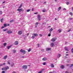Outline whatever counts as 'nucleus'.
<instances>
[{
  "instance_id": "obj_1",
  "label": "nucleus",
  "mask_w": 73,
  "mask_h": 73,
  "mask_svg": "<svg viewBox=\"0 0 73 73\" xmlns=\"http://www.w3.org/2000/svg\"><path fill=\"white\" fill-rule=\"evenodd\" d=\"M9 69V67L7 66H6L5 68H2V70H7V69Z\"/></svg>"
},
{
  "instance_id": "obj_2",
  "label": "nucleus",
  "mask_w": 73,
  "mask_h": 73,
  "mask_svg": "<svg viewBox=\"0 0 73 73\" xmlns=\"http://www.w3.org/2000/svg\"><path fill=\"white\" fill-rule=\"evenodd\" d=\"M22 68L24 69H27V66L24 65L22 66Z\"/></svg>"
},
{
  "instance_id": "obj_3",
  "label": "nucleus",
  "mask_w": 73,
  "mask_h": 73,
  "mask_svg": "<svg viewBox=\"0 0 73 73\" xmlns=\"http://www.w3.org/2000/svg\"><path fill=\"white\" fill-rule=\"evenodd\" d=\"M20 51L21 53H23V54H25V50H23L22 49H21L20 50Z\"/></svg>"
},
{
  "instance_id": "obj_4",
  "label": "nucleus",
  "mask_w": 73,
  "mask_h": 73,
  "mask_svg": "<svg viewBox=\"0 0 73 73\" xmlns=\"http://www.w3.org/2000/svg\"><path fill=\"white\" fill-rule=\"evenodd\" d=\"M65 49L67 51H68V50H69V48H68V47H65Z\"/></svg>"
},
{
  "instance_id": "obj_5",
  "label": "nucleus",
  "mask_w": 73,
  "mask_h": 73,
  "mask_svg": "<svg viewBox=\"0 0 73 73\" xmlns=\"http://www.w3.org/2000/svg\"><path fill=\"white\" fill-rule=\"evenodd\" d=\"M17 11H19V12H21L22 11H23V9H19L17 10Z\"/></svg>"
},
{
  "instance_id": "obj_6",
  "label": "nucleus",
  "mask_w": 73,
  "mask_h": 73,
  "mask_svg": "<svg viewBox=\"0 0 73 73\" xmlns=\"http://www.w3.org/2000/svg\"><path fill=\"white\" fill-rule=\"evenodd\" d=\"M51 40L52 42H54V41H56V38H52Z\"/></svg>"
},
{
  "instance_id": "obj_7",
  "label": "nucleus",
  "mask_w": 73,
  "mask_h": 73,
  "mask_svg": "<svg viewBox=\"0 0 73 73\" xmlns=\"http://www.w3.org/2000/svg\"><path fill=\"white\" fill-rule=\"evenodd\" d=\"M7 33L9 34V33H12V31H11L10 30H9V31H7Z\"/></svg>"
},
{
  "instance_id": "obj_8",
  "label": "nucleus",
  "mask_w": 73,
  "mask_h": 73,
  "mask_svg": "<svg viewBox=\"0 0 73 73\" xmlns=\"http://www.w3.org/2000/svg\"><path fill=\"white\" fill-rule=\"evenodd\" d=\"M40 17L41 16L39 15H38V19L39 21H40Z\"/></svg>"
},
{
  "instance_id": "obj_9",
  "label": "nucleus",
  "mask_w": 73,
  "mask_h": 73,
  "mask_svg": "<svg viewBox=\"0 0 73 73\" xmlns=\"http://www.w3.org/2000/svg\"><path fill=\"white\" fill-rule=\"evenodd\" d=\"M50 66L51 68H54V64L53 63L51 64Z\"/></svg>"
},
{
  "instance_id": "obj_10",
  "label": "nucleus",
  "mask_w": 73,
  "mask_h": 73,
  "mask_svg": "<svg viewBox=\"0 0 73 73\" xmlns=\"http://www.w3.org/2000/svg\"><path fill=\"white\" fill-rule=\"evenodd\" d=\"M53 30V29H52V28H51L49 30V31L50 32V33H52V31Z\"/></svg>"
},
{
  "instance_id": "obj_11",
  "label": "nucleus",
  "mask_w": 73,
  "mask_h": 73,
  "mask_svg": "<svg viewBox=\"0 0 73 73\" xmlns=\"http://www.w3.org/2000/svg\"><path fill=\"white\" fill-rule=\"evenodd\" d=\"M18 34L19 35H21L22 34V32L21 31H19L18 32Z\"/></svg>"
},
{
  "instance_id": "obj_12",
  "label": "nucleus",
  "mask_w": 73,
  "mask_h": 73,
  "mask_svg": "<svg viewBox=\"0 0 73 73\" xmlns=\"http://www.w3.org/2000/svg\"><path fill=\"white\" fill-rule=\"evenodd\" d=\"M46 50H47V51H48L49 50H51V48H46Z\"/></svg>"
},
{
  "instance_id": "obj_13",
  "label": "nucleus",
  "mask_w": 73,
  "mask_h": 73,
  "mask_svg": "<svg viewBox=\"0 0 73 73\" xmlns=\"http://www.w3.org/2000/svg\"><path fill=\"white\" fill-rule=\"evenodd\" d=\"M15 45H18V44H19V43H18V41H15Z\"/></svg>"
},
{
  "instance_id": "obj_14",
  "label": "nucleus",
  "mask_w": 73,
  "mask_h": 73,
  "mask_svg": "<svg viewBox=\"0 0 73 73\" xmlns=\"http://www.w3.org/2000/svg\"><path fill=\"white\" fill-rule=\"evenodd\" d=\"M57 58H60V57H61V54H58V55L57 56Z\"/></svg>"
},
{
  "instance_id": "obj_15",
  "label": "nucleus",
  "mask_w": 73,
  "mask_h": 73,
  "mask_svg": "<svg viewBox=\"0 0 73 73\" xmlns=\"http://www.w3.org/2000/svg\"><path fill=\"white\" fill-rule=\"evenodd\" d=\"M46 60H47V58H43L42 59V60H43V61H46Z\"/></svg>"
},
{
  "instance_id": "obj_16",
  "label": "nucleus",
  "mask_w": 73,
  "mask_h": 73,
  "mask_svg": "<svg viewBox=\"0 0 73 73\" xmlns=\"http://www.w3.org/2000/svg\"><path fill=\"white\" fill-rule=\"evenodd\" d=\"M33 35L35 36H38V35L37 34H33Z\"/></svg>"
},
{
  "instance_id": "obj_17",
  "label": "nucleus",
  "mask_w": 73,
  "mask_h": 73,
  "mask_svg": "<svg viewBox=\"0 0 73 73\" xmlns=\"http://www.w3.org/2000/svg\"><path fill=\"white\" fill-rule=\"evenodd\" d=\"M64 66L63 65H62L60 67V68H61V69H64Z\"/></svg>"
},
{
  "instance_id": "obj_18",
  "label": "nucleus",
  "mask_w": 73,
  "mask_h": 73,
  "mask_svg": "<svg viewBox=\"0 0 73 73\" xmlns=\"http://www.w3.org/2000/svg\"><path fill=\"white\" fill-rule=\"evenodd\" d=\"M38 23L37 22L36 23L35 26V27H37V25H38Z\"/></svg>"
},
{
  "instance_id": "obj_19",
  "label": "nucleus",
  "mask_w": 73,
  "mask_h": 73,
  "mask_svg": "<svg viewBox=\"0 0 73 73\" xmlns=\"http://www.w3.org/2000/svg\"><path fill=\"white\" fill-rule=\"evenodd\" d=\"M53 45H54V44H53V42H52L51 43V46L52 47L53 46Z\"/></svg>"
},
{
  "instance_id": "obj_20",
  "label": "nucleus",
  "mask_w": 73,
  "mask_h": 73,
  "mask_svg": "<svg viewBox=\"0 0 73 73\" xmlns=\"http://www.w3.org/2000/svg\"><path fill=\"white\" fill-rule=\"evenodd\" d=\"M13 53H16V50H13Z\"/></svg>"
},
{
  "instance_id": "obj_21",
  "label": "nucleus",
  "mask_w": 73,
  "mask_h": 73,
  "mask_svg": "<svg viewBox=\"0 0 73 73\" xmlns=\"http://www.w3.org/2000/svg\"><path fill=\"white\" fill-rule=\"evenodd\" d=\"M7 56L6 55L3 58L4 59V60H5V59L7 58Z\"/></svg>"
},
{
  "instance_id": "obj_22",
  "label": "nucleus",
  "mask_w": 73,
  "mask_h": 73,
  "mask_svg": "<svg viewBox=\"0 0 73 73\" xmlns=\"http://www.w3.org/2000/svg\"><path fill=\"white\" fill-rule=\"evenodd\" d=\"M58 32H59V33H61V30L59 29L58 30Z\"/></svg>"
},
{
  "instance_id": "obj_23",
  "label": "nucleus",
  "mask_w": 73,
  "mask_h": 73,
  "mask_svg": "<svg viewBox=\"0 0 73 73\" xmlns=\"http://www.w3.org/2000/svg\"><path fill=\"white\" fill-rule=\"evenodd\" d=\"M3 21H4V19H3V18L1 20V23H3Z\"/></svg>"
},
{
  "instance_id": "obj_24",
  "label": "nucleus",
  "mask_w": 73,
  "mask_h": 73,
  "mask_svg": "<svg viewBox=\"0 0 73 73\" xmlns=\"http://www.w3.org/2000/svg\"><path fill=\"white\" fill-rule=\"evenodd\" d=\"M30 11H31V9H28V10H27V12H29Z\"/></svg>"
},
{
  "instance_id": "obj_25",
  "label": "nucleus",
  "mask_w": 73,
  "mask_h": 73,
  "mask_svg": "<svg viewBox=\"0 0 73 73\" xmlns=\"http://www.w3.org/2000/svg\"><path fill=\"white\" fill-rule=\"evenodd\" d=\"M28 51L29 52H31V48H29V50H28Z\"/></svg>"
},
{
  "instance_id": "obj_26",
  "label": "nucleus",
  "mask_w": 73,
  "mask_h": 73,
  "mask_svg": "<svg viewBox=\"0 0 73 73\" xmlns=\"http://www.w3.org/2000/svg\"><path fill=\"white\" fill-rule=\"evenodd\" d=\"M73 66V64H71L70 66H69V67H72Z\"/></svg>"
},
{
  "instance_id": "obj_27",
  "label": "nucleus",
  "mask_w": 73,
  "mask_h": 73,
  "mask_svg": "<svg viewBox=\"0 0 73 73\" xmlns=\"http://www.w3.org/2000/svg\"><path fill=\"white\" fill-rule=\"evenodd\" d=\"M11 46H8L7 47V49H9V48H11Z\"/></svg>"
},
{
  "instance_id": "obj_28",
  "label": "nucleus",
  "mask_w": 73,
  "mask_h": 73,
  "mask_svg": "<svg viewBox=\"0 0 73 73\" xmlns=\"http://www.w3.org/2000/svg\"><path fill=\"white\" fill-rule=\"evenodd\" d=\"M61 9V8L60 7H59L58 8V11H59Z\"/></svg>"
},
{
  "instance_id": "obj_29",
  "label": "nucleus",
  "mask_w": 73,
  "mask_h": 73,
  "mask_svg": "<svg viewBox=\"0 0 73 73\" xmlns=\"http://www.w3.org/2000/svg\"><path fill=\"white\" fill-rule=\"evenodd\" d=\"M46 62H44L42 64L43 65H46Z\"/></svg>"
},
{
  "instance_id": "obj_30",
  "label": "nucleus",
  "mask_w": 73,
  "mask_h": 73,
  "mask_svg": "<svg viewBox=\"0 0 73 73\" xmlns=\"http://www.w3.org/2000/svg\"><path fill=\"white\" fill-rule=\"evenodd\" d=\"M43 12H46V10L44 9L42 10Z\"/></svg>"
},
{
  "instance_id": "obj_31",
  "label": "nucleus",
  "mask_w": 73,
  "mask_h": 73,
  "mask_svg": "<svg viewBox=\"0 0 73 73\" xmlns=\"http://www.w3.org/2000/svg\"><path fill=\"white\" fill-rule=\"evenodd\" d=\"M22 6H23V4H21L19 6V8H21V7H22Z\"/></svg>"
},
{
  "instance_id": "obj_32",
  "label": "nucleus",
  "mask_w": 73,
  "mask_h": 73,
  "mask_svg": "<svg viewBox=\"0 0 73 73\" xmlns=\"http://www.w3.org/2000/svg\"><path fill=\"white\" fill-rule=\"evenodd\" d=\"M7 44V43H4L3 44V45H4V46H6V44Z\"/></svg>"
},
{
  "instance_id": "obj_33",
  "label": "nucleus",
  "mask_w": 73,
  "mask_h": 73,
  "mask_svg": "<svg viewBox=\"0 0 73 73\" xmlns=\"http://www.w3.org/2000/svg\"><path fill=\"white\" fill-rule=\"evenodd\" d=\"M13 20H11L10 21V23H12V22H13Z\"/></svg>"
},
{
  "instance_id": "obj_34",
  "label": "nucleus",
  "mask_w": 73,
  "mask_h": 73,
  "mask_svg": "<svg viewBox=\"0 0 73 73\" xmlns=\"http://www.w3.org/2000/svg\"><path fill=\"white\" fill-rule=\"evenodd\" d=\"M7 29H5L3 30V31H4V32H5V31H7Z\"/></svg>"
},
{
  "instance_id": "obj_35",
  "label": "nucleus",
  "mask_w": 73,
  "mask_h": 73,
  "mask_svg": "<svg viewBox=\"0 0 73 73\" xmlns=\"http://www.w3.org/2000/svg\"><path fill=\"white\" fill-rule=\"evenodd\" d=\"M3 25H4V27H7V24H4Z\"/></svg>"
},
{
  "instance_id": "obj_36",
  "label": "nucleus",
  "mask_w": 73,
  "mask_h": 73,
  "mask_svg": "<svg viewBox=\"0 0 73 73\" xmlns=\"http://www.w3.org/2000/svg\"><path fill=\"white\" fill-rule=\"evenodd\" d=\"M14 66V63H13L11 65V66L12 67Z\"/></svg>"
},
{
  "instance_id": "obj_37",
  "label": "nucleus",
  "mask_w": 73,
  "mask_h": 73,
  "mask_svg": "<svg viewBox=\"0 0 73 73\" xmlns=\"http://www.w3.org/2000/svg\"><path fill=\"white\" fill-rule=\"evenodd\" d=\"M2 12L1 11H0V15H2Z\"/></svg>"
},
{
  "instance_id": "obj_38",
  "label": "nucleus",
  "mask_w": 73,
  "mask_h": 73,
  "mask_svg": "<svg viewBox=\"0 0 73 73\" xmlns=\"http://www.w3.org/2000/svg\"><path fill=\"white\" fill-rule=\"evenodd\" d=\"M72 19L73 18H69V19H68V20H72Z\"/></svg>"
},
{
  "instance_id": "obj_39",
  "label": "nucleus",
  "mask_w": 73,
  "mask_h": 73,
  "mask_svg": "<svg viewBox=\"0 0 73 73\" xmlns=\"http://www.w3.org/2000/svg\"><path fill=\"white\" fill-rule=\"evenodd\" d=\"M32 38L33 39L35 38V36H32Z\"/></svg>"
},
{
  "instance_id": "obj_40",
  "label": "nucleus",
  "mask_w": 73,
  "mask_h": 73,
  "mask_svg": "<svg viewBox=\"0 0 73 73\" xmlns=\"http://www.w3.org/2000/svg\"><path fill=\"white\" fill-rule=\"evenodd\" d=\"M50 35H51L50 33H49V34H48V36H49H49H50Z\"/></svg>"
},
{
  "instance_id": "obj_41",
  "label": "nucleus",
  "mask_w": 73,
  "mask_h": 73,
  "mask_svg": "<svg viewBox=\"0 0 73 73\" xmlns=\"http://www.w3.org/2000/svg\"><path fill=\"white\" fill-rule=\"evenodd\" d=\"M3 64H0V66H3Z\"/></svg>"
},
{
  "instance_id": "obj_42",
  "label": "nucleus",
  "mask_w": 73,
  "mask_h": 73,
  "mask_svg": "<svg viewBox=\"0 0 73 73\" xmlns=\"http://www.w3.org/2000/svg\"><path fill=\"white\" fill-rule=\"evenodd\" d=\"M69 14H70V15H72V13L70 12L69 13Z\"/></svg>"
},
{
  "instance_id": "obj_43",
  "label": "nucleus",
  "mask_w": 73,
  "mask_h": 73,
  "mask_svg": "<svg viewBox=\"0 0 73 73\" xmlns=\"http://www.w3.org/2000/svg\"><path fill=\"white\" fill-rule=\"evenodd\" d=\"M71 52L72 53H73V48H72V49Z\"/></svg>"
},
{
  "instance_id": "obj_44",
  "label": "nucleus",
  "mask_w": 73,
  "mask_h": 73,
  "mask_svg": "<svg viewBox=\"0 0 73 73\" xmlns=\"http://www.w3.org/2000/svg\"><path fill=\"white\" fill-rule=\"evenodd\" d=\"M39 46H40V44H38V45H37L38 48Z\"/></svg>"
},
{
  "instance_id": "obj_45",
  "label": "nucleus",
  "mask_w": 73,
  "mask_h": 73,
  "mask_svg": "<svg viewBox=\"0 0 73 73\" xmlns=\"http://www.w3.org/2000/svg\"><path fill=\"white\" fill-rule=\"evenodd\" d=\"M42 72V71H40L39 72H38V73H41Z\"/></svg>"
},
{
  "instance_id": "obj_46",
  "label": "nucleus",
  "mask_w": 73,
  "mask_h": 73,
  "mask_svg": "<svg viewBox=\"0 0 73 73\" xmlns=\"http://www.w3.org/2000/svg\"><path fill=\"white\" fill-rule=\"evenodd\" d=\"M69 2H67L66 3V4L67 5H69Z\"/></svg>"
},
{
  "instance_id": "obj_47",
  "label": "nucleus",
  "mask_w": 73,
  "mask_h": 73,
  "mask_svg": "<svg viewBox=\"0 0 73 73\" xmlns=\"http://www.w3.org/2000/svg\"><path fill=\"white\" fill-rule=\"evenodd\" d=\"M5 71H3L2 72V73H5Z\"/></svg>"
},
{
  "instance_id": "obj_48",
  "label": "nucleus",
  "mask_w": 73,
  "mask_h": 73,
  "mask_svg": "<svg viewBox=\"0 0 73 73\" xmlns=\"http://www.w3.org/2000/svg\"><path fill=\"white\" fill-rule=\"evenodd\" d=\"M39 35L40 36V37H42V35H41V34H39Z\"/></svg>"
},
{
  "instance_id": "obj_49",
  "label": "nucleus",
  "mask_w": 73,
  "mask_h": 73,
  "mask_svg": "<svg viewBox=\"0 0 73 73\" xmlns=\"http://www.w3.org/2000/svg\"><path fill=\"white\" fill-rule=\"evenodd\" d=\"M33 10H34V8H33L32 9V10H31V11H33Z\"/></svg>"
},
{
  "instance_id": "obj_50",
  "label": "nucleus",
  "mask_w": 73,
  "mask_h": 73,
  "mask_svg": "<svg viewBox=\"0 0 73 73\" xmlns=\"http://www.w3.org/2000/svg\"><path fill=\"white\" fill-rule=\"evenodd\" d=\"M1 28H2V29H3V28H4V26H2V27H1Z\"/></svg>"
},
{
  "instance_id": "obj_51",
  "label": "nucleus",
  "mask_w": 73,
  "mask_h": 73,
  "mask_svg": "<svg viewBox=\"0 0 73 73\" xmlns=\"http://www.w3.org/2000/svg\"><path fill=\"white\" fill-rule=\"evenodd\" d=\"M41 50L42 52H44V50L43 49H42Z\"/></svg>"
},
{
  "instance_id": "obj_52",
  "label": "nucleus",
  "mask_w": 73,
  "mask_h": 73,
  "mask_svg": "<svg viewBox=\"0 0 73 73\" xmlns=\"http://www.w3.org/2000/svg\"><path fill=\"white\" fill-rule=\"evenodd\" d=\"M70 31H71V30L70 29L68 31V32H70Z\"/></svg>"
},
{
  "instance_id": "obj_53",
  "label": "nucleus",
  "mask_w": 73,
  "mask_h": 73,
  "mask_svg": "<svg viewBox=\"0 0 73 73\" xmlns=\"http://www.w3.org/2000/svg\"><path fill=\"white\" fill-rule=\"evenodd\" d=\"M8 64H9V65H10L11 64V63H10V62H8Z\"/></svg>"
},
{
  "instance_id": "obj_54",
  "label": "nucleus",
  "mask_w": 73,
  "mask_h": 73,
  "mask_svg": "<svg viewBox=\"0 0 73 73\" xmlns=\"http://www.w3.org/2000/svg\"><path fill=\"white\" fill-rule=\"evenodd\" d=\"M3 64V65H5V63H4Z\"/></svg>"
},
{
  "instance_id": "obj_55",
  "label": "nucleus",
  "mask_w": 73,
  "mask_h": 73,
  "mask_svg": "<svg viewBox=\"0 0 73 73\" xmlns=\"http://www.w3.org/2000/svg\"><path fill=\"white\" fill-rule=\"evenodd\" d=\"M63 10H64V11H65V10H66V9L65 8H64Z\"/></svg>"
},
{
  "instance_id": "obj_56",
  "label": "nucleus",
  "mask_w": 73,
  "mask_h": 73,
  "mask_svg": "<svg viewBox=\"0 0 73 73\" xmlns=\"http://www.w3.org/2000/svg\"><path fill=\"white\" fill-rule=\"evenodd\" d=\"M65 73H69V72L67 71H66L65 72Z\"/></svg>"
},
{
  "instance_id": "obj_57",
  "label": "nucleus",
  "mask_w": 73,
  "mask_h": 73,
  "mask_svg": "<svg viewBox=\"0 0 73 73\" xmlns=\"http://www.w3.org/2000/svg\"><path fill=\"white\" fill-rule=\"evenodd\" d=\"M5 3V1H3V4H4V3Z\"/></svg>"
},
{
  "instance_id": "obj_58",
  "label": "nucleus",
  "mask_w": 73,
  "mask_h": 73,
  "mask_svg": "<svg viewBox=\"0 0 73 73\" xmlns=\"http://www.w3.org/2000/svg\"><path fill=\"white\" fill-rule=\"evenodd\" d=\"M34 14H37V13H35Z\"/></svg>"
},
{
  "instance_id": "obj_59",
  "label": "nucleus",
  "mask_w": 73,
  "mask_h": 73,
  "mask_svg": "<svg viewBox=\"0 0 73 73\" xmlns=\"http://www.w3.org/2000/svg\"><path fill=\"white\" fill-rule=\"evenodd\" d=\"M27 36H28V35H29V33H27Z\"/></svg>"
},
{
  "instance_id": "obj_60",
  "label": "nucleus",
  "mask_w": 73,
  "mask_h": 73,
  "mask_svg": "<svg viewBox=\"0 0 73 73\" xmlns=\"http://www.w3.org/2000/svg\"><path fill=\"white\" fill-rule=\"evenodd\" d=\"M55 20H57V19L55 18Z\"/></svg>"
},
{
  "instance_id": "obj_61",
  "label": "nucleus",
  "mask_w": 73,
  "mask_h": 73,
  "mask_svg": "<svg viewBox=\"0 0 73 73\" xmlns=\"http://www.w3.org/2000/svg\"><path fill=\"white\" fill-rule=\"evenodd\" d=\"M72 10L73 11V7L72 8Z\"/></svg>"
},
{
  "instance_id": "obj_62",
  "label": "nucleus",
  "mask_w": 73,
  "mask_h": 73,
  "mask_svg": "<svg viewBox=\"0 0 73 73\" xmlns=\"http://www.w3.org/2000/svg\"><path fill=\"white\" fill-rule=\"evenodd\" d=\"M45 3H46V2H44V4H45Z\"/></svg>"
},
{
  "instance_id": "obj_63",
  "label": "nucleus",
  "mask_w": 73,
  "mask_h": 73,
  "mask_svg": "<svg viewBox=\"0 0 73 73\" xmlns=\"http://www.w3.org/2000/svg\"><path fill=\"white\" fill-rule=\"evenodd\" d=\"M49 73H52V72H50Z\"/></svg>"
},
{
  "instance_id": "obj_64",
  "label": "nucleus",
  "mask_w": 73,
  "mask_h": 73,
  "mask_svg": "<svg viewBox=\"0 0 73 73\" xmlns=\"http://www.w3.org/2000/svg\"><path fill=\"white\" fill-rule=\"evenodd\" d=\"M66 56H68V54H66Z\"/></svg>"
}]
</instances>
